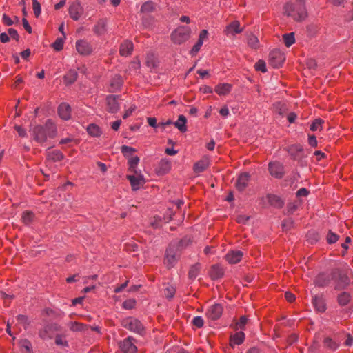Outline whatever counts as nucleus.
<instances>
[{
	"label": "nucleus",
	"instance_id": "6e6552de",
	"mask_svg": "<svg viewBox=\"0 0 353 353\" xmlns=\"http://www.w3.org/2000/svg\"><path fill=\"white\" fill-rule=\"evenodd\" d=\"M119 348L123 353H136L137 347L134 344V339L132 336H129L120 341Z\"/></svg>",
	"mask_w": 353,
	"mask_h": 353
},
{
	"label": "nucleus",
	"instance_id": "9d476101",
	"mask_svg": "<svg viewBox=\"0 0 353 353\" xmlns=\"http://www.w3.org/2000/svg\"><path fill=\"white\" fill-rule=\"evenodd\" d=\"M177 261V257H176V249L174 248V246L172 244H170L169 247L167 248L165 254V259H164V263L169 268H172L174 264Z\"/></svg>",
	"mask_w": 353,
	"mask_h": 353
},
{
	"label": "nucleus",
	"instance_id": "3c124183",
	"mask_svg": "<svg viewBox=\"0 0 353 353\" xmlns=\"http://www.w3.org/2000/svg\"><path fill=\"white\" fill-rule=\"evenodd\" d=\"M255 69L257 71H261L262 72H265L266 70V64L264 61L259 60L255 63Z\"/></svg>",
	"mask_w": 353,
	"mask_h": 353
},
{
	"label": "nucleus",
	"instance_id": "a878e982",
	"mask_svg": "<svg viewBox=\"0 0 353 353\" xmlns=\"http://www.w3.org/2000/svg\"><path fill=\"white\" fill-rule=\"evenodd\" d=\"M224 274L222 267L219 264L213 265L210 271V275L212 279L216 280L221 278Z\"/></svg>",
	"mask_w": 353,
	"mask_h": 353
},
{
	"label": "nucleus",
	"instance_id": "1a4fd4ad",
	"mask_svg": "<svg viewBox=\"0 0 353 353\" xmlns=\"http://www.w3.org/2000/svg\"><path fill=\"white\" fill-rule=\"evenodd\" d=\"M75 47L78 53L83 56L90 55L93 51L91 43L85 39L77 40L75 43Z\"/></svg>",
	"mask_w": 353,
	"mask_h": 353
},
{
	"label": "nucleus",
	"instance_id": "20e7f679",
	"mask_svg": "<svg viewBox=\"0 0 353 353\" xmlns=\"http://www.w3.org/2000/svg\"><path fill=\"white\" fill-rule=\"evenodd\" d=\"M123 326L131 332L142 334L144 332V327L138 319L130 317L124 320Z\"/></svg>",
	"mask_w": 353,
	"mask_h": 353
},
{
	"label": "nucleus",
	"instance_id": "864d4df0",
	"mask_svg": "<svg viewBox=\"0 0 353 353\" xmlns=\"http://www.w3.org/2000/svg\"><path fill=\"white\" fill-rule=\"evenodd\" d=\"M203 46V41H197V42L193 46L192 48L190 50V54L193 57L196 55L198 52L200 50L201 46Z\"/></svg>",
	"mask_w": 353,
	"mask_h": 353
},
{
	"label": "nucleus",
	"instance_id": "cd10ccee",
	"mask_svg": "<svg viewBox=\"0 0 353 353\" xmlns=\"http://www.w3.org/2000/svg\"><path fill=\"white\" fill-rule=\"evenodd\" d=\"M209 165V162L207 159H201L194 165V171L196 173H200L207 169Z\"/></svg>",
	"mask_w": 353,
	"mask_h": 353
},
{
	"label": "nucleus",
	"instance_id": "c03bdc74",
	"mask_svg": "<svg viewBox=\"0 0 353 353\" xmlns=\"http://www.w3.org/2000/svg\"><path fill=\"white\" fill-rule=\"evenodd\" d=\"M18 21L19 18L17 17H14V19H12L6 14H3L2 16V22L5 26H10L13 25L15 22L17 23Z\"/></svg>",
	"mask_w": 353,
	"mask_h": 353
},
{
	"label": "nucleus",
	"instance_id": "8fccbe9b",
	"mask_svg": "<svg viewBox=\"0 0 353 353\" xmlns=\"http://www.w3.org/2000/svg\"><path fill=\"white\" fill-rule=\"evenodd\" d=\"M326 239H327V242L329 244H332V243H336L338 241L339 236L336 234L332 232L331 230H330L327 234Z\"/></svg>",
	"mask_w": 353,
	"mask_h": 353
},
{
	"label": "nucleus",
	"instance_id": "2eb2a0df",
	"mask_svg": "<svg viewBox=\"0 0 353 353\" xmlns=\"http://www.w3.org/2000/svg\"><path fill=\"white\" fill-rule=\"evenodd\" d=\"M336 276L334 277L335 281V288L341 290L345 288L350 282L348 276L344 274H341L339 271H334Z\"/></svg>",
	"mask_w": 353,
	"mask_h": 353
},
{
	"label": "nucleus",
	"instance_id": "f257e3e1",
	"mask_svg": "<svg viewBox=\"0 0 353 353\" xmlns=\"http://www.w3.org/2000/svg\"><path fill=\"white\" fill-rule=\"evenodd\" d=\"M284 14L296 21H302L307 17V12L304 0H296L287 3L283 7Z\"/></svg>",
	"mask_w": 353,
	"mask_h": 353
},
{
	"label": "nucleus",
	"instance_id": "5fc2aeb1",
	"mask_svg": "<svg viewBox=\"0 0 353 353\" xmlns=\"http://www.w3.org/2000/svg\"><path fill=\"white\" fill-rule=\"evenodd\" d=\"M121 151L124 156H128L135 152V149L128 145H123L121 148Z\"/></svg>",
	"mask_w": 353,
	"mask_h": 353
},
{
	"label": "nucleus",
	"instance_id": "774afa93",
	"mask_svg": "<svg viewBox=\"0 0 353 353\" xmlns=\"http://www.w3.org/2000/svg\"><path fill=\"white\" fill-rule=\"evenodd\" d=\"M135 304L134 301L132 300H128L125 301L123 303V306L125 309H131L134 307Z\"/></svg>",
	"mask_w": 353,
	"mask_h": 353
},
{
	"label": "nucleus",
	"instance_id": "338daca9",
	"mask_svg": "<svg viewBox=\"0 0 353 353\" xmlns=\"http://www.w3.org/2000/svg\"><path fill=\"white\" fill-rule=\"evenodd\" d=\"M22 23L24 29L28 32L32 33V28L30 25L29 24L28 20L26 18H23L22 19Z\"/></svg>",
	"mask_w": 353,
	"mask_h": 353
},
{
	"label": "nucleus",
	"instance_id": "de8ad7c7",
	"mask_svg": "<svg viewBox=\"0 0 353 353\" xmlns=\"http://www.w3.org/2000/svg\"><path fill=\"white\" fill-rule=\"evenodd\" d=\"M32 2L34 14L35 17L38 18L41 12V4L37 0H32Z\"/></svg>",
	"mask_w": 353,
	"mask_h": 353
},
{
	"label": "nucleus",
	"instance_id": "052dcab7",
	"mask_svg": "<svg viewBox=\"0 0 353 353\" xmlns=\"http://www.w3.org/2000/svg\"><path fill=\"white\" fill-rule=\"evenodd\" d=\"M17 320L19 323L23 324L25 327L27 324H28V317L25 315H21V314L18 315L17 316Z\"/></svg>",
	"mask_w": 353,
	"mask_h": 353
},
{
	"label": "nucleus",
	"instance_id": "c9c22d12",
	"mask_svg": "<svg viewBox=\"0 0 353 353\" xmlns=\"http://www.w3.org/2000/svg\"><path fill=\"white\" fill-rule=\"evenodd\" d=\"M155 10V4L151 1L145 2L141 7V12L145 14H149Z\"/></svg>",
	"mask_w": 353,
	"mask_h": 353
},
{
	"label": "nucleus",
	"instance_id": "13d9d810",
	"mask_svg": "<svg viewBox=\"0 0 353 353\" xmlns=\"http://www.w3.org/2000/svg\"><path fill=\"white\" fill-rule=\"evenodd\" d=\"M8 32V34H9L10 37H12L13 39H14L16 41H19V35L17 31L15 29H14V28H9Z\"/></svg>",
	"mask_w": 353,
	"mask_h": 353
},
{
	"label": "nucleus",
	"instance_id": "a18cd8bd",
	"mask_svg": "<svg viewBox=\"0 0 353 353\" xmlns=\"http://www.w3.org/2000/svg\"><path fill=\"white\" fill-rule=\"evenodd\" d=\"M274 105L275 112L280 115H283L287 111L285 105L281 102H277Z\"/></svg>",
	"mask_w": 353,
	"mask_h": 353
},
{
	"label": "nucleus",
	"instance_id": "a211bd4d",
	"mask_svg": "<svg viewBox=\"0 0 353 353\" xmlns=\"http://www.w3.org/2000/svg\"><path fill=\"white\" fill-rule=\"evenodd\" d=\"M118 96L109 95L106 97L108 111L110 113H115L119 110Z\"/></svg>",
	"mask_w": 353,
	"mask_h": 353
},
{
	"label": "nucleus",
	"instance_id": "6e6d98bb",
	"mask_svg": "<svg viewBox=\"0 0 353 353\" xmlns=\"http://www.w3.org/2000/svg\"><path fill=\"white\" fill-rule=\"evenodd\" d=\"M192 324L198 328H201L203 326L204 321L201 316H195L192 321Z\"/></svg>",
	"mask_w": 353,
	"mask_h": 353
},
{
	"label": "nucleus",
	"instance_id": "dca6fc26",
	"mask_svg": "<svg viewBox=\"0 0 353 353\" xmlns=\"http://www.w3.org/2000/svg\"><path fill=\"white\" fill-rule=\"evenodd\" d=\"M269 171L270 174L275 177L280 179L283 177L284 171L283 166L279 162H271L269 163Z\"/></svg>",
	"mask_w": 353,
	"mask_h": 353
},
{
	"label": "nucleus",
	"instance_id": "ddd939ff",
	"mask_svg": "<svg viewBox=\"0 0 353 353\" xmlns=\"http://www.w3.org/2000/svg\"><path fill=\"white\" fill-rule=\"evenodd\" d=\"M127 179L129 180L133 190H139L145 182L141 172L135 174L134 175H127Z\"/></svg>",
	"mask_w": 353,
	"mask_h": 353
},
{
	"label": "nucleus",
	"instance_id": "9b49d317",
	"mask_svg": "<svg viewBox=\"0 0 353 353\" xmlns=\"http://www.w3.org/2000/svg\"><path fill=\"white\" fill-rule=\"evenodd\" d=\"M83 8L79 1H74L69 6L68 13L70 18L74 21H78L83 15Z\"/></svg>",
	"mask_w": 353,
	"mask_h": 353
},
{
	"label": "nucleus",
	"instance_id": "69168bd1",
	"mask_svg": "<svg viewBox=\"0 0 353 353\" xmlns=\"http://www.w3.org/2000/svg\"><path fill=\"white\" fill-rule=\"evenodd\" d=\"M55 343L57 345L68 346V342L61 336H57L55 339Z\"/></svg>",
	"mask_w": 353,
	"mask_h": 353
},
{
	"label": "nucleus",
	"instance_id": "bf43d9fd",
	"mask_svg": "<svg viewBox=\"0 0 353 353\" xmlns=\"http://www.w3.org/2000/svg\"><path fill=\"white\" fill-rule=\"evenodd\" d=\"M14 129L20 137H25L27 136L26 130L23 127L20 125H15Z\"/></svg>",
	"mask_w": 353,
	"mask_h": 353
},
{
	"label": "nucleus",
	"instance_id": "4be33fe9",
	"mask_svg": "<svg viewBox=\"0 0 353 353\" xmlns=\"http://www.w3.org/2000/svg\"><path fill=\"white\" fill-rule=\"evenodd\" d=\"M134 48L133 43L130 41H124L120 46L119 53L121 56L130 55Z\"/></svg>",
	"mask_w": 353,
	"mask_h": 353
},
{
	"label": "nucleus",
	"instance_id": "f704fd0d",
	"mask_svg": "<svg viewBox=\"0 0 353 353\" xmlns=\"http://www.w3.org/2000/svg\"><path fill=\"white\" fill-rule=\"evenodd\" d=\"M268 198L270 203L274 207L282 208L284 204L283 200L276 195H268Z\"/></svg>",
	"mask_w": 353,
	"mask_h": 353
},
{
	"label": "nucleus",
	"instance_id": "c756f323",
	"mask_svg": "<svg viewBox=\"0 0 353 353\" xmlns=\"http://www.w3.org/2000/svg\"><path fill=\"white\" fill-rule=\"evenodd\" d=\"M187 119L184 115H180L176 122L174 123V126L181 132L187 131L186 127Z\"/></svg>",
	"mask_w": 353,
	"mask_h": 353
},
{
	"label": "nucleus",
	"instance_id": "aec40b11",
	"mask_svg": "<svg viewBox=\"0 0 353 353\" xmlns=\"http://www.w3.org/2000/svg\"><path fill=\"white\" fill-rule=\"evenodd\" d=\"M59 116L63 120H68L71 117L70 106L66 103H62L58 108Z\"/></svg>",
	"mask_w": 353,
	"mask_h": 353
},
{
	"label": "nucleus",
	"instance_id": "412c9836",
	"mask_svg": "<svg viewBox=\"0 0 353 353\" xmlns=\"http://www.w3.org/2000/svg\"><path fill=\"white\" fill-rule=\"evenodd\" d=\"M250 181V175L248 173L244 172L241 174L236 181V187L239 191H243L248 186Z\"/></svg>",
	"mask_w": 353,
	"mask_h": 353
},
{
	"label": "nucleus",
	"instance_id": "680f3d73",
	"mask_svg": "<svg viewBox=\"0 0 353 353\" xmlns=\"http://www.w3.org/2000/svg\"><path fill=\"white\" fill-rule=\"evenodd\" d=\"M135 109H136L135 105L130 106L128 110H125V113L123 115V119H125L128 117H129L133 113V112L135 110Z\"/></svg>",
	"mask_w": 353,
	"mask_h": 353
},
{
	"label": "nucleus",
	"instance_id": "a19ab883",
	"mask_svg": "<svg viewBox=\"0 0 353 353\" xmlns=\"http://www.w3.org/2000/svg\"><path fill=\"white\" fill-rule=\"evenodd\" d=\"M283 39L287 47L291 46L295 42L294 33L290 32L283 34Z\"/></svg>",
	"mask_w": 353,
	"mask_h": 353
},
{
	"label": "nucleus",
	"instance_id": "f3484780",
	"mask_svg": "<svg viewBox=\"0 0 353 353\" xmlns=\"http://www.w3.org/2000/svg\"><path fill=\"white\" fill-rule=\"evenodd\" d=\"M94 34L97 36H103L107 32V20L105 19H99L92 28Z\"/></svg>",
	"mask_w": 353,
	"mask_h": 353
},
{
	"label": "nucleus",
	"instance_id": "58836bf2",
	"mask_svg": "<svg viewBox=\"0 0 353 353\" xmlns=\"http://www.w3.org/2000/svg\"><path fill=\"white\" fill-rule=\"evenodd\" d=\"M201 270V265L196 263L191 266L188 272V276L190 279H194L199 275Z\"/></svg>",
	"mask_w": 353,
	"mask_h": 353
},
{
	"label": "nucleus",
	"instance_id": "79ce46f5",
	"mask_svg": "<svg viewBox=\"0 0 353 353\" xmlns=\"http://www.w3.org/2000/svg\"><path fill=\"white\" fill-rule=\"evenodd\" d=\"M176 292V289L173 285H168L163 290V294L167 299H172L174 297Z\"/></svg>",
	"mask_w": 353,
	"mask_h": 353
},
{
	"label": "nucleus",
	"instance_id": "39448f33",
	"mask_svg": "<svg viewBox=\"0 0 353 353\" xmlns=\"http://www.w3.org/2000/svg\"><path fill=\"white\" fill-rule=\"evenodd\" d=\"M285 59V54L280 50L274 49L270 52L269 63L273 68H278L281 67L283 65Z\"/></svg>",
	"mask_w": 353,
	"mask_h": 353
},
{
	"label": "nucleus",
	"instance_id": "09e8293b",
	"mask_svg": "<svg viewBox=\"0 0 353 353\" xmlns=\"http://www.w3.org/2000/svg\"><path fill=\"white\" fill-rule=\"evenodd\" d=\"M63 38H57L55 41L52 43V46L56 51H60L63 48L64 44Z\"/></svg>",
	"mask_w": 353,
	"mask_h": 353
},
{
	"label": "nucleus",
	"instance_id": "ea45409f",
	"mask_svg": "<svg viewBox=\"0 0 353 353\" xmlns=\"http://www.w3.org/2000/svg\"><path fill=\"white\" fill-rule=\"evenodd\" d=\"M139 163V158L137 156L130 158L128 161L129 170L134 174H137V167Z\"/></svg>",
	"mask_w": 353,
	"mask_h": 353
},
{
	"label": "nucleus",
	"instance_id": "4d7b16f0",
	"mask_svg": "<svg viewBox=\"0 0 353 353\" xmlns=\"http://www.w3.org/2000/svg\"><path fill=\"white\" fill-rule=\"evenodd\" d=\"M308 143L312 148H316L317 146L318 142L316 138L313 134L308 135Z\"/></svg>",
	"mask_w": 353,
	"mask_h": 353
},
{
	"label": "nucleus",
	"instance_id": "423d86ee",
	"mask_svg": "<svg viewBox=\"0 0 353 353\" xmlns=\"http://www.w3.org/2000/svg\"><path fill=\"white\" fill-rule=\"evenodd\" d=\"M323 346L329 351H336L341 345V339L336 334L326 336L322 341Z\"/></svg>",
	"mask_w": 353,
	"mask_h": 353
},
{
	"label": "nucleus",
	"instance_id": "f03ea898",
	"mask_svg": "<svg viewBox=\"0 0 353 353\" xmlns=\"http://www.w3.org/2000/svg\"><path fill=\"white\" fill-rule=\"evenodd\" d=\"M56 131L55 125L50 120H48L44 126L37 125L34 127L31 130V134L36 141L43 143L46 142L48 137H54Z\"/></svg>",
	"mask_w": 353,
	"mask_h": 353
},
{
	"label": "nucleus",
	"instance_id": "7ed1b4c3",
	"mask_svg": "<svg viewBox=\"0 0 353 353\" xmlns=\"http://www.w3.org/2000/svg\"><path fill=\"white\" fill-rule=\"evenodd\" d=\"M191 29L188 26H181L170 34V39L174 44L181 45L188 41L190 37Z\"/></svg>",
	"mask_w": 353,
	"mask_h": 353
},
{
	"label": "nucleus",
	"instance_id": "393cba45",
	"mask_svg": "<svg viewBox=\"0 0 353 353\" xmlns=\"http://www.w3.org/2000/svg\"><path fill=\"white\" fill-rule=\"evenodd\" d=\"M245 336L242 331L236 332L230 336V343L232 347L242 344L245 340Z\"/></svg>",
	"mask_w": 353,
	"mask_h": 353
},
{
	"label": "nucleus",
	"instance_id": "2f4dec72",
	"mask_svg": "<svg viewBox=\"0 0 353 353\" xmlns=\"http://www.w3.org/2000/svg\"><path fill=\"white\" fill-rule=\"evenodd\" d=\"M171 169V163L167 160H161L158 168V173L159 174H165Z\"/></svg>",
	"mask_w": 353,
	"mask_h": 353
},
{
	"label": "nucleus",
	"instance_id": "0e129e2a",
	"mask_svg": "<svg viewBox=\"0 0 353 353\" xmlns=\"http://www.w3.org/2000/svg\"><path fill=\"white\" fill-rule=\"evenodd\" d=\"M249 220V216L246 215H239L236 217V221L239 223L245 224L247 221Z\"/></svg>",
	"mask_w": 353,
	"mask_h": 353
},
{
	"label": "nucleus",
	"instance_id": "f8f14e48",
	"mask_svg": "<svg viewBox=\"0 0 353 353\" xmlns=\"http://www.w3.org/2000/svg\"><path fill=\"white\" fill-rule=\"evenodd\" d=\"M336 276L335 272L333 271L331 273H321L319 274L315 281V285L319 287H325L327 286L331 281V280H334V277Z\"/></svg>",
	"mask_w": 353,
	"mask_h": 353
},
{
	"label": "nucleus",
	"instance_id": "bb28decb",
	"mask_svg": "<svg viewBox=\"0 0 353 353\" xmlns=\"http://www.w3.org/2000/svg\"><path fill=\"white\" fill-rule=\"evenodd\" d=\"M123 84V80L120 75H115L110 81V92H116L119 90Z\"/></svg>",
	"mask_w": 353,
	"mask_h": 353
},
{
	"label": "nucleus",
	"instance_id": "c85d7f7f",
	"mask_svg": "<svg viewBox=\"0 0 353 353\" xmlns=\"http://www.w3.org/2000/svg\"><path fill=\"white\" fill-rule=\"evenodd\" d=\"M63 157V154L60 150H57L50 151L47 154V159L54 162L60 161Z\"/></svg>",
	"mask_w": 353,
	"mask_h": 353
},
{
	"label": "nucleus",
	"instance_id": "6ab92c4d",
	"mask_svg": "<svg viewBox=\"0 0 353 353\" xmlns=\"http://www.w3.org/2000/svg\"><path fill=\"white\" fill-rule=\"evenodd\" d=\"M243 256V252L240 250H233L229 252L225 256V260L231 264L239 263Z\"/></svg>",
	"mask_w": 353,
	"mask_h": 353
},
{
	"label": "nucleus",
	"instance_id": "49530a36",
	"mask_svg": "<svg viewBox=\"0 0 353 353\" xmlns=\"http://www.w3.org/2000/svg\"><path fill=\"white\" fill-rule=\"evenodd\" d=\"M248 44L252 48H257L259 46V41L256 36L252 34L248 39Z\"/></svg>",
	"mask_w": 353,
	"mask_h": 353
},
{
	"label": "nucleus",
	"instance_id": "0eeeda50",
	"mask_svg": "<svg viewBox=\"0 0 353 353\" xmlns=\"http://www.w3.org/2000/svg\"><path fill=\"white\" fill-rule=\"evenodd\" d=\"M223 312V305L220 303H214L208 307L205 315L208 319L216 321L220 319L222 316Z\"/></svg>",
	"mask_w": 353,
	"mask_h": 353
},
{
	"label": "nucleus",
	"instance_id": "e2e57ef3",
	"mask_svg": "<svg viewBox=\"0 0 353 353\" xmlns=\"http://www.w3.org/2000/svg\"><path fill=\"white\" fill-rule=\"evenodd\" d=\"M21 347L25 348L28 353H32L31 343L28 340H24L21 341Z\"/></svg>",
	"mask_w": 353,
	"mask_h": 353
},
{
	"label": "nucleus",
	"instance_id": "7c9ffc66",
	"mask_svg": "<svg viewBox=\"0 0 353 353\" xmlns=\"http://www.w3.org/2000/svg\"><path fill=\"white\" fill-rule=\"evenodd\" d=\"M77 72L74 70H69L64 76V82L67 85L72 84L77 79Z\"/></svg>",
	"mask_w": 353,
	"mask_h": 353
},
{
	"label": "nucleus",
	"instance_id": "4c0bfd02",
	"mask_svg": "<svg viewBox=\"0 0 353 353\" xmlns=\"http://www.w3.org/2000/svg\"><path fill=\"white\" fill-rule=\"evenodd\" d=\"M68 326L70 330L73 332H82L84 331L86 327L85 324L77 321L70 322Z\"/></svg>",
	"mask_w": 353,
	"mask_h": 353
},
{
	"label": "nucleus",
	"instance_id": "72a5a7b5",
	"mask_svg": "<svg viewBox=\"0 0 353 353\" xmlns=\"http://www.w3.org/2000/svg\"><path fill=\"white\" fill-rule=\"evenodd\" d=\"M351 296L348 292H344L339 294L337 301L341 306H345L349 303Z\"/></svg>",
	"mask_w": 353,
	"mask_h": 353
},
{
	"label": "nucleus",
	"instance_id": "e433bc0d",
	"mask_svg": "<svg viewBox=\"0 0 353 353\" xmlns=\"http://www.w3.org/2000/svg\"><path fill=\"white\" fill-rule=\"evenodd\" d=\"M34 219V214L31 211H25L22 213L21 220L25 225H30Z\"/></svg>",
	"mask_w": 353,
	"mask_h": 353
},
{
	"label": "nucleus",
	"instance_id": "37998d69",
	"mask_svg": "<svg viewBox=\"0 0 353 353\" xmlns=\"http://www.w3.org/2000/svg\"><path fill=\"white\" fill-rule=\"evenodd\" d=\"M324 121L322 119H316L310 125V130L312 131H320L322 130V125Z\"/></svg>",
	"mask_w": 353,
	"mask_h": 353
},
{
	"label": "nucleus",
	"instance_id": "473e14b6",
	"mask_svg": "<svg viewBox=\"0 0 353 353\" xmlns=\"http://www.w3.org/2000/svg\"><path fill=\"white\" fill-rule=\"evenodd\" d=\"M87 132L90 136L95 137H99L102 133L101 128L94 123L88 125Z\"/></svg>",
	"mask_w": 353,
	"mask_h": 353
},
{
	"label": "nucleus",
	"instance_id": "b1692460",
	"mask_svg": "<svg viewBox=\"0 0 353 353\" xmlns=\"http://www.w3.org/2000/svg\"><path fill=\"white\" fill-rule=\"evenodd\" d=\"M232 85L230 83H219L214 88L216 93L220 96L228 94L232 90Z\"/></svg>",
	"mask_w": 353,
	"mask_h": 353
},
{
	"label": "nucleus",
	"instance_id": "4468645a",
	"mask_svg": "<svg viewBox=\"0 0 353 353\" xmlns=\"http://www.w3.org/2000/svg\"><path fill=\"white\" fill-rule=\"evenodd\" d=\"M243 28L241 27V24L239 21H233L226 26L223 30V32L227 36H234L236 34L241 33Z\"/></svg>",
	"mask_w": 353,
	"mask_h": 353
},
{
	"label": "nucleus",
	"instance_id": "5701e85b",
	"mask_svg": "<svg viewBox=\"0 0 353 353\" xmlns=\"http://www.w3.org/2000/svg\"><path fill=\"white\" fill-rule=\"evenodd\" d=\"M312 303L318 312L323 313L326 310V303L323 297L315 296L312 299Z\"/></svg>",
	"mask_w": 353,
	"mask_h": 353
},
{
	"label": "nucleus",
	"instance_id": "603ef678",
	"mask_svg": "<svg viewBox=\"0 0 353 353\" xmlns=\"http://www.w3.org/2000/svg\"><path fill=\"white\" fill-rule=\"evenodd\" d=\"M248 319L246 316H242L240 317L239 320L236 322V326L238 329H244L245 325L247 324Z\"/></svg>",
	"mask_w": 353,
	"mask_h": 353
}]
</instances>
